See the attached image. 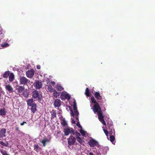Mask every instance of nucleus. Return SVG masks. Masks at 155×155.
<instances>
[{
    "label": "nucleus",
    "instance_id": "11",
    "mask_svg": "<svg viewBox=\"0 0 155 155\" xmlns=\"http://www.w3.org/2000/svg\"><path fill=\"white\" fill-rule=\"evenodd\" d=\"M61 104V102L59 99H56L54 101V105L55 107H59Z\"/></svg>",
    "mask_w": 155,
    "mask_h": 155
},
{
    "label": "nucleus",
    "instance_id": "13",
    "mask_svg": "<svg viewBox=\"0 0 155 155\" xmlns=\"http://www.w3.org/2000/svg\"><path fill=\"white\" fill-rule=\"evenodd\" d=\"M5 86L6 90L9 93H11L14 91L13 87L10 84L5 85Z\"/></svg>",
    "mask_w": 155,
    "mask_h": 155
},
{
    "label": "nucleus",
    "instance_id": "32",
    "mask_svg": "<svg viewBox=\"0 0 155 155\" xmlns=\"http://www.w3.org/2000/svg\"><path fill=\"white\" fill-rule=\"evenodd\" d=\"M114 135H112L110 136V140L112 142L114 141L115 139L114 136Z\"/></svg>",
    "mask_w": 155,
    "mask_h": 155
},
{
    "label": "nucleus",
    "instance_id": "33",
    "mask_svg": "<svg viewBox=\"0 0 155 155\" xmlns=\"http://www.w3.org/2000/svg\"><path fill=\"white\" fill-rule=\"evenodd\" d=\"M77 141L79 142L80 144H82L84 142L83 140V139L81 137L77 139Z\"/></svg>",
    "mask_w": 155,
    "mask_h": 155
},
{
    "label": "nucleus",
    "instance_id": "42",
    "mask_svg": "<svg viewBox=\"0 0 155 155\" xmlns=\"http://www.w3.org/2000/svg\"><path fill=\"white\" fill-rule=\"evenodd\" d=\"M26 123H27L26 122L24 121H23V122L22 123H21L20 124V125L21 126H23L24 125V124H26Z\"/></svg>",
    "mask_w": 155,
    "mask_h": 155
},
{
    "label": "nucleus",
    "instance_id": "10",
    "mask_svg": "<svg viewBox=\"0 0 155 155\" xmlns=\"http://www.w3.org/2000/svg\"><path fill=\"white\" fill-rule=\"evenodd\" d=\"M34 74V71L33 69H31L27 71L26 72V76L29 78H32Z\"/></svg>",
    "mask_w": 155,
    "mask_h": 155
},
{
    "label": "nucleus",
    "instance_id": "3",
    "mask_svg": "<svg viewBox=\"0 0 155 155\" xmlns=\"http://www.w3.org/2000/svg\"><path fill=\"white\" fill-rule=\"evenodd\" d=\"M94 96L95 98L97 100L98 103H103V101L102 100V97L100 95L99 91H97L95 92L94 94Z\"/></svg>",
    "mask_w": 155,
    "mask_h": 155
},
{
    "label": "nucleus",
    "instance_id": "6",
    "mask_svg": "<svg viewBox=\"0 0 155 155\" xmlns=\"http://www.w3.org/2000/svg\"><path fill=\"white\" fill-rule=\"evenodd\" d=\"M48 138H47L46 137H44L43 139L41 141V143H42L44 147H45L46 145V143H50L51 141V137L50 135H48Z\"/></svg>",
    "mask_w": 155,
    "mask_h": 155
},
{
    "label": "nucleus",
    "instance_id": "49",
    "mask_svg": "<svg viewBox=\"0 0 155 155\" xmlns=\"http://www.w3.org/2000/svg\"><path fill=\"white\" fill-rule=\"evenodd\" d=\"M102 110L103 111H104L106 110V109L105 107L103 108Z\"/></svg>",
    "mask_w": 155,
    "mask_h": 155
},
{
    "label": "nucleus",
    "instance_id": "19",
    "mask_svg": "<svg viewBox=\"0 0 155 155\" xmlns=\"http://www.w3.org/2000/svg\"><path fill=\"white\" fill-rule=\"evenodd\" d=\"M51 119L54 118L56 117V110H52L51 112Z\"/></svg>",
    "mask_w": 155,
    "mask_h": 155
},
{
    "label": "nucleus",
    "instance_id": "9",
    "mask_svg": "<svg viewBox=\"0 0 155 155\" xmlns=\"http://www.w3.org/2000/svg\"><path fill=\"white\" fill-rule=\"evenodd\" d=\"M35 87L36 89H40L41 88L42 84L41 81H36L34 84Z\"/></svg>",
    "mask_w": 155,
    "mask_h": 155
},
{
    "label": "nucleus",
    "instance_id": "38",
    "mask_svg": "<svg viewBox=\"0 0 155 155\" xmlns=\"http://www.w3.org/2000/svg\"><path fill=\"white\" fill-rule=\"evenodd\" d=\"M73 109L74 111L77 110V107H76V104L75 102H74L73 106Z\"/></svg>",
    "mask_w": 155,
    "mask_h": 155
},
{
    "label": "nucleus",
    "instance_id": "37",
    "mask_svg": "<svg viewBox=\"0 0 155 155\" xmlns=\"http://www.w3.org/2000/svg\"><path fill=\"white\" fill-rule=\"evenodd\" d=\"M80 134L78 132H77L75 134V137L77 139L80 138Z\"/></svg>",
    "mask_w": 155,
    "mask_h": 155
},
{
    "label": "nucleus",
    "instance_id": "15",
    "mask_svg": "<svg viewBox=\"0 0 155 155\" xmlns=\"http://www.w3.org/2000/svg\"><path fill=\"white\" fill-rule=\"evenodd\" d=\"M109 130H110L109 131V134L110 135H114L115 134V132L114 129L113 128V125H110L109 127Z\"/></svg>",
    "mask_w": 155,
    "mask_h": 155
},
{
    "label": "nucleus",
    "instance_id": "50",
    "mask_svg": "<svg viewBox=\"0 0 155 155\" xmlns=\"http://www.w3.org/2000/svg\"><path fill=\"white\" fill-rule=\"evenodd\" d=\"M76 119H77L78 120V117H76Z\"/></svg>",
    "mask_w": 155,
    "mask_h": 155
},
{
    "label": "nucleus",
    "instance_id": "34",
    "mask_svg": "<svg viewBox=\"0 0 155 155\" xmlns=\"http://www.w3.org/2000/svg\"><path fill=\"white\" fill-rule=\"evenodd\" d=\"M9 46V45L8 43H4L1 45V46L2 48H6Z\"/></svg>",
    "mask_w": 155,
    "mask_h": 155
},
{
    "label": "nucleus",
    "instance_id": "39",
    "mask_svg": "<svg viewBox=\"0 0 155 155\" xmlns=\"http://www.w3.org/2000/svg\"><path fill=\"white\" fill-rule=\"evenodd\" d=\"M103 130H104V131L105 134L107 136L108 134V132L107 131V130L106 129H104Z\"/></svg>",
    "mask_w": 155,
    "mask_h": 155
},
{
    "label": "nucleus",
    "instance_id": "35",
    "mask_svg": "<svg viewBox=\"0 0 155 155\" xmlns=\"http://www.w3.org/2000/svg\"><path fill=\"white\" fill-rule=\"evenodd\" d=\"M0 144L2 146L7 147L8 145V143H4L3 142L0 141Z\"/></svg>",
    "mask_w": 155,
    "mask_h": 155
},
{
    "label": "nucleus",
    "instance_id": "2",
    "mask_svg": "<svg viewBox=\"0 0 155 155\" xmlns=\"http://www.w3.org/2000/svg\"><path fill=\"white\" fill-rule=\"evenodd\" d=\"M31 96L33 98L39 101H41L42 99L41 94L39 93L37 90H35L33 91Z\"/></svg>",
    "mask_w": 155,
    "mask_h": 155
},
{
    "label": "nucleus",
    "instance_id": "45",
    "mask_svg": "<svg viewBox=\"0 0 155 155\" xmlns=\"http://www.w3.org/2000/svg\"><path fill=\"white\" fill-rule=\"evenodd\" d=\"M41 67L40 65H38L37 66V68L38 69H40Z\"/></svg>",
    "mask_w": 155,
    "mask_h": 155
},
{
    "label": "nucleus",
    "instance_id": "28",
    "mask_svg": "<svg viewBox=\"0 0 155 155\" xmlns=\"http://www.w3.org/2000/svg\"><path fill=\"white\" fill-rule=\"evenodd\" d=\"M0 152L2 155H10L7 153L6 150L3 149H0Z\"/></svg>",
    "mask_w": 155,
    "mask_h": 155
},
{
    "label": "nucleus",
    "instance_id": "44",
    "mask_svg": "<svg viewBox=\"0 0 155 155\" xmlns=\"http://www.w3.org/2000/svg\"><path fill=\"white\" fill-rule=\"evenodd\" d=\"M46 82H47V84H49V82H50V80H49V79H48L47 80H46Z\"/></svg>",
    "mask_w": 155,
    "mask_h": 155
},
{
    "label": "nucleus",
    "instance_id": "5",
    "mask_svg": "<svg viewBox=\"0 0 155 155\" xmlns=\"http://www.w3.org/2000/svg\"><path fill=\"white\" fill-rule=\"evenodd\" d=\"M30 81L25 77H22L20 78L19 83L20 84L24 85H27L28 83H29Z\"/></svg>",
    "mask_w": 155,
    "mask_h": 155
},
{
    "label": "nucleus",
    "instance_id": "46",
    "mask_svg": "<svg viewBox=\"0 0 155 155\" xmlns=\"http://www.w3.org/2000/svg\"><path fill=\"white\" fill-rule=\"evenodd\" d=\"M51 84L52 85H54L55 84V82H54V81H51Z\"/></svg>",
    "mask_w": 155,
    "mask_h": 155
},
{
    "label": "nucleus",
    "instance_id": "26",
    "mask_svg": "<svg viewBox=\"0 0 155 155\" xmlns=\"http://www.w3.org/2000/svg\"><path fill=\"white\" fill-rule=\"evenodd\" d=\"M10 74V72L9 71H6L3 75V77L4 78H7L9 76Z\"/></svg>",
    "mask_w": 155,
    "mask_h": 155
},
{
    "label": "nucleus",
    "instance_id": "20",
    "mask_svg": "<svg viewBox=\"0 0 155 155\" xmlns=\"http://www.w3.org/2000/svg\"><path fill=\"white\" fill-rule=\"evenodd\" d=\"M15 76L13 73H10L9 75V81L10 82H12L14 79Z\"/></svg>",
    "mask_w": 155,
    "mask_h": 155
},
{
    "label": "nucleus",
    "instance_id": "12",
    "mask_svg": "<svg viewBox=\"0 0 155 155\" xmlns=\"http://www.w3.org/2000/svg\"><path fill=\"white\" fill-rule=\"evenodd\" d=\"M88 143L91 147H94L97 145L98 143L96 140L92 139L89 140Z\"/></svg>",
    "mask_w": 155,
    "mask_h": 155
},
{
    "label": "nucleus",
    "instance_id": "48",
    "mask_svg": "<svg viewBox=\"0 0 155 155\" xmlns=\"http://www.w3.org/2000/svg\"><path fill=\"white\" fill-rule=\"evenodd\" d=\"M89 155H93V153L92 152H90L89 153Z\"/></svg>",
    "mask_w": 155,
    "mask_h": 155
},
{
    "label": "nucleus",
    "instance_id": "25",
    "mask_svg": "<svg viewBox=\"0 0 155 155\" xmlns=\"http://www.w3.org/2000/svg\"><path fill=\"white\" fill-rule=\"evenodd\" d=\"M36 106H36V104H34L33 105L31 106V111L34 113H35L37 110V109L36 108Z\"/></svg>",
    "mask_w": 155,
    "mask_h": 155
},
{
    "label": "nucleus",
    "instance_id": "17",
    "mask_svg": "<svg viewBox=\"0 0 155 155\" xmlns=\"http://www.w3.org/2000/svg\"><path fill=\"white\" fill-rule=\"evenodd\" d=\"M27 102L28 105L30 107L32 106L34 104H36L34 103V100L33 98L29 99L27 101Z\"/></svg>",
    "mask_w": 155,
    "mask_h": 155
},
{
    "label": "nucleus",
    "instance_id": "4",
    "mask_svg": "<svg viewBox=\"0 0 155 155\" xmlns=\"http://www.w3.org/2000/svg\"><path fill=\"white\" fill-rule=\"evenodd\" d=\"M64 135L66 136L68 135L70 133H71L73 135H74L75 134L74 129L72 128H70L69 127L64 129Z\"/></svg>",
    "mask_w": 155,
    "mask_h": 155
},
{
    "label": "nucleus",
    "instance_id": "24",
    "mask_svg": "<svg viewBox=\"0 0 155 155\" xmlns=\"http://www.w3.org/2000/svg\"><path fill=\"white\" fill-rule=\"evenodd\" d=\"M71 114L72 116L74 117L75 115L78 116L79 114V113L77 110L74 111V113L73 112V110H71Z\"/></svg>",
    "mask_w": 155,
    "mask_h": 155
},
{
    "label": "nucleus",
    "instance_id": "23",
    "mask_svg": "<svg viewBox=\"0 0 155 155\" xmlns=\"http://www.w3.org/2000/svg\"><path fill=\"white\" fill-rule=\"evenodd\" d=\"M56 88L57 90L59 91H61L62 90L64 89L61 84H57Z\"/></svg>",
    "mask_w": 155,
    "mask_h": 155
},
{
    "label": "nucleus",
    "instance_id": "36",
    "mask_svg": "<svg viewBox=\"0 0 155 155\" xmlns=\"http://www.w3.org/2000/svg\"><path fill=\"white\" fill-rule=\"evenodd\" d=\"M80 132L81 133V134L83 136H84L85 134V131L83 130H80Z\"/></svg>",
    "mask_w": 155,
    "mask_h": 155
},
{
    "label": "nucleus",
    "instance_id": "8",
    "mask_svg": "<svg viewBox=\"0 0 155 155\" xmlns=\"http://www.w3.org/2000/svg\"><path fill=\"white\" fill-rule=\"evenodd\" d=\"M76 139L73 136L71 135L68 139V144L70 146L74 145Z\"/></svg>",
    "mask_w": 155,
    "mask_h": 155
},
{
    "label": "nucleus",
    "instance_id": "21",
    "mask_svg": "<svg viewBox=\"0 0 155 155\" xmlns=\"http://www.w3.org/2000/svg\"><path fill=\"white\" fill-rule=\"evenodd\" d=\"M61 124L64 127L66 126L68 124H67V122L66 121L65 119L64 118H62L61 120Z\"/></svg>",
    "mask_w": 155,
    "mask_h": 155
},
{
    "label": "nucleus",
    "instance_id": "41",
    "mask_svg": "<svg viewBox=\"0 0 155 155\" xmlns=\"http://www.w3.org/2000/svg\"><path fill=\"white\" fill-rule=\"evenodd\" d=\"M77 125L79 128L81 127V126L80 125V124L79 122H78L77 123Z\"/></svg>",
    "mask_w": 155,
    "mask_h": 155
},
{
    "label": "nucleus",
    "instance_id": "22",
    "mask_svg": "<svg viewBox=\"0 0 155 155\" xmlns=\"http://www.w3.org/2000/svg\"><path fill=\"white\" fill-rule=\"evenodd\" d=\"M53 92V95L54 97L56 98L60 95V93L58 92L56 90H54Z\"/></svg>",
    "mask_w": 155,
    "mask_h": 155
},
{
    "label": "nucleus",
    "instance_id": "7",
    "mask_svg": "<svg viewBox=\"0 0 155 155\" xmlns=\"http://www.w3.org/2000/svg\"><path fill=\"white\" fill-rule=\"evenodd\" d=\"M70 95L66 92H62L60 96V98L62 100H64L65 99H70Z\"/></svg>",
    "mask_w": 155,
    "mask_h": 155
},
{
    "label": "nucleus",
    "instance_id": "40",
    "mask_svg": "<svg viewBox=\"0 0 155 155\" xmlns=\"http://www.w3.org/2000/svg\"><path fill=\"white\" fill-rule=\"evenodd\" d=\"M3 32L2 29L1 27H0V35H3Z\"/></svg>",
    "mask_w": 155,
    "mask_h": 155
},
{
    "label": "nucleus",
    "instance_id": "31",
    "mask_svg": "<svg viewBox=\"0 0 155 155\" xmlns=\"http://www.w3.org/2000/svg\"><path fill=\"white\" fill-rule=\"evenodd\" d=\"M39 148V146L38 144H35L34 145V150L36 151H38V150Z\"/></svg>",
    "mask_w": 155,
    "mask_h": 155
},
{
    "label": "nucleus",
    "instance_id": "1",
    "mask_svg": "<svg viewBox=\"0 0 155 155\" xmlns=\"http://www.w3.org/2000/svg\"><path fill=\"white\" fill-rule=\"evenodd\" d=\"M91 102L94 104L93 108V110L94 113H97L98 114V118L101 122L102 124L106 126V123L104 120V116L103 115L99 104L96 101L94 97L92 96L91 98Z\"/></svg>",
    "mask_w": 155,
    "mask_h": 155
},
{
    "label": "nucleus",
    "instance_id": "14",
    "mask_svg": "<svg viewBox=\"0 0 155 155\" xmlns=\"http://www.w3.org/2000/svg\"><path fill=\"white\" fill-rule=\"evenodd\" d=\"M6 129L5 128L2 129L0 130V138H3L5 136Z\"/></svg>",
    "mask_w": 155,
    "mask_h": 155
},
{
    "label": "nucleus",
    "instance_id": "27",
    "mask_svg": "<svg viewBox=\"0 0 155 155\" xmlns=\"http://www.w3.org/2000/svg\"><path fill=\"white\" fill-rule=\"evenodd\" d=\"M47 90L48 91H49L50 93L53 92L54 91V89L52 87L51 85H49L48 86V87H47Z\"/></svg>",
    "mask_w": 155,
    "mask_h": 155
},
{
    "label": "nucleus",
    "instance_id": "30",
    "mask_svg": "<svg viewBox=\"0 0 155 155\" xmlns=\"http://www.w3.org/2000/svg\"><path fill=\"white\" fill-rule=\"evenodd\" d=\"M23 94L24 97H27L29 95V93L28 91H25L23 92Z\"/></svg>",
    "mask_w": 155,
    "mask_h": 155
},
{
    "label": "nucleus",
    "instance_id": "16",
    "mask_svg": "<svg viewBox=\"0 0 155 155\" xmlns=\"http://www.w3.org/2000/svg\"><path fill=\"white\" fill-rule=\"evenodd\" d=\"M7 111L5 108L0 109V115L4 117L6 115Z\"/></svg>",
    "mask_w": 155,
    "mask_h": 155
},
{
    "label": "nucleus",
    "instance_id": "18",
    "mask_svg": "<svg viewBox=\"0 0 155 155\" xmlns=\"http://www.w3.org/2000/svg\"><path fill=\"white\" fill-rule=\"evenodd\" d=\"M17 90L19 93H23L25 90V87L24 86H20L17 88Z\"/></svg>",
    "mask_w": 155,
    "mask_h": 155
},
{
    "label": "nucleus",
    "instance_id": "29",
    "mask_svg": "<svg viewBox=\"0 0 155 155\" xmlns=\"http://www.w3.org/2000/svg\"><path fill=\"white\" fill-rule=\"evenodd\" d=\"M85 94L87 97H88L90 96V91H89L88 88L87 87L86 89Z\"/></svg>",
    "mask_w": 155,
    "mask_h": 155
},
{
    "label": "nucleus",
    "instance_id": "43",
    "mask_svg": "<svg viewBox=\"0 0 155 155\" xmlns=\"http://www.w3.org/2000/svg\"><path fill=\"white\" fill-rule=\"evenodd\" d=\"M15 130L17 131H19V128L18 127H16V128H15Z\"/></svg>",
    "mask_w": 155,
    "mask_h": 155
},
{
    "label": "nucleus",
    "instance_id": "47",
    "mask_svg": "<svg viewBox=\"0 0 155 155\" xmlns=\"http://www.w3.org/2000/svg\"><path fill=\"white\" fill-rule=\"evenodd\" d=\"M72 122L73 124H75V120H72Z\"/></svg>",
    "mask_w": 155,
    "mask_h": 155
}]
</instances>
